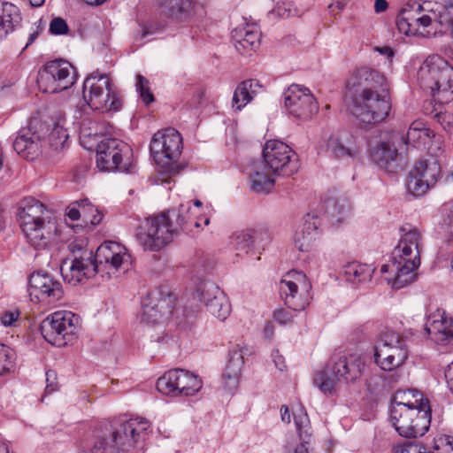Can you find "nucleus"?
Instances as JSON below:
<instances>
[{
    "instance_id": "412c9836",
    "label": "nucleus",
    "mask_w": 453,
    "mask_h": 453,
    "mask_svg": "<svg viewBox=\"0 0 453 453\" xmlns=\"http://www.w3.org/2000/svg\"><path fill=\"white\" fill-rule=\"evenodd\" d=\"M285 308L294 312H299L306 307L308 301L306 294L311 288L306 275L299 271L288 272L285 274Z\"/></svg>"
},
{
    "instance_id": "e433bc0d",
    "label": "nucleus",
    "mask_w": 453,
    "mask_h": 453,
    "mask_svg": "<svg viewBox=\"0 0 453 453\" xmlns=\"http://www.w3.org/2000/svg\"><path fill=\"white\" fill-rule=\"evenodd\" d=\"M427 91L440 104L449 103L453 99V69L447 67L438 80V86H433Z\"/></svg>"
},
{
    "instance_id": "bb28decb",
    "label": "nucleus",
    "mask_w": 453,
    "mask_h": 453,
    "mask_svg": "<svg viewBox=\"0 0 453 453\" xmlns=\"http://www.w3.org/2000/svg\"><path fill=\"white\" fill-rule=\"evenodd\" d=\"M162 12L177 22L190 20L195 14L196 0H155Z\"/></svg>"
},
{
    "instance_id": "9d476101",
    "label": "nucleus",
    "mask_w": 453,
    "mask_h": 453,
    "mask_svg": "<svg viewBox=\"0 0 453 453\" xmlns=\"http://www.w3.org/2000/svg\"><path fill=\"white\" fill-rule=\"evenodd\" d=\"M78 318L71 311H58L47 316L41 323L43 338L57 347H65L76 338Z\"/></svg>"
},
{
    "instance_id": "9b49d317",
    "label": "nucleus",
    "mask_w": 453,
    "mask_h": 453,
    "mask_svg": "<svg viewBox=\"0 0 453 453\" xmlns=\"http://www.w3.org/2000/svg\"><path fill=\"white\" fill-rule=\"evenodd\" d=\"M76 81L75 69L64 59L48 61L39 71L37 83L45 93H59L71 88Z\"/></svg>"
},
{
    "instance_id": "4c0bfd02",
    "label": "nucleus",
    "mask_w": 453,
    "mask_h": 453,
    "mask_svg": "<svg viewBox=\"0 0 453 453\" xmlns=\"http://www.w3.org/2000/svg\"><path fill=\"white\" fill-rule=\"evenodd\" d=\"M262 87L258 81L247 80L242 81L234 90L233 96V107L240 111L247 105Z\"/></svg>"
},
{
    "instance_id": "a878e982",
    "label": "nucleus",
    "mask_w": 453,
    "mask_h": 453,
    "mask_svg": "<svg viewBox=\"0 0 453 453\" xmlns=\"http://www.w3.org/2000/svg\"><path fill=\"white\" fill-rule=\"evenodd\" d=\"M425 331L435 342L446 344L453 339V319L445 311H437L429 316Z\"/></svg>"
},
{
    "instance_id": "a19ab883",
    "label": "nucleus",
    "mask_w": 453,
    "mask_h": 453,
    "mask_svg": "<svg viewBox=\"0 0 453 453\" xmlns=\"http://www.w3.org/2000/svg\"><path fill=\"white\" fill-rule=\"evenodd\" d=\"M374 268L372 265L352 262L344 268V275L348 281L353 284H359L370 281Z\"/></svg>"
},
{
    "instance_id": "c756f323",
    "label": "nucleus",
    "mask_w": 453,
    "mask_h": 453,
    "mask_svg": "<svg viewBox=\"0 0 453 453\" xmlns=\"http://www.w3.org/2000/svg\"><path fill=\"white\" fill-rule=\"evenodd\" d=\"M320 226V214L318 211H313L308 212L303 217L302 238L299 237L298 234H296L294 238L296 246L300 251L307 252L311 250L317 231Z\"/></svg>"
},
{
    "instance_id": "f3484780",
    "label": "nucleus",
    "mask_w": 453,
    "mask_h": 453,
    "mask_svg": "<svg viewBox=\"0 0 453 453\" xmlns=\"http://www.w3.org/2000/svg\"><path fill=\"white\" fill-rule=\"evenodd\" d=\"M173 309V296L162 289H153L142 301L141 321L152 325L164 322L172 313Z\"/></svg>"
},
{
    "instance_id": "680f3d73",
    "label": "nucleus",
    "mask_w": 453,
    "mask_h": 453,
    "mask_svg": "<svg viewBox=\"0 0 453 453\" xmlns=\"http://www.w3.org/2000/svg\"><path fill=\"white\" fill-rule=\"evenodd\" d=\"M43 28L44 26L42 24V19H39L37 22L35 23V27H33L32 32L29 34L27 42L26 43L23 50H26L37 39V37L40 35Z\"/></svg>"
},
{
    "instance_id": "423d86ee",
    "label": "nucleus",
    "mask_w": 453,
    "mask_h": 453,
    "mask_svg": "<svg viewBox=\"0 0 453 453\" xmlns=\"http://www.w3.org/2000/svg\"><path fill=\"white\" fill-rule=\"evenodd\" d=\"M365 369L363 358L356 354L340 357L329 370L315 375L314 384L323 393L330 394L334 390L336 382L352 383L359 379Z\"/></svg>"
},
{
    "instance_id": "4468645a",
    "label": "nucleus",
    "mask_w": 453,
    "mask_h": 453,
    "mask_svg": "<svg viewBox=\"0 0 453 453\" xmlns=\"http://www.w3.org/2000/svg\"><path fill=\"white\" fill-rule=\"evenodd\" d=\"M318 111L316 99L307 88L292 84L285 89V115L299 121H306Z\"/></svg>"
},
{
    "instance_id": "4d7b16f0",
    "label": "nucleus",
    "mask_w": 453,
    "mask_h": 453,
    "mask_svg": "<svg viewBox=\"0 0 453 453\" xmlns=\"http://www.w3.org/2000/svg\"><path fill=\"white\" fill-rule=\"evenodd\" d=\"M436 122L449 134L453 133V115L449 112H436L434 116Z\"/></svg>"
},
{
    "instance_id": "0eeeda50",
    "label": "nucleus",
    "mask_w": 453,
    "mask_h": 453,
    "mask_svg": "<svg viewBox=\"0 0 453 453\" xmlns=\"http://www.w3.org/2000/svg\"><path fill=\"white\" fill-rule=\"evenodd\" d=\"M182 149V138L174 128H166L156 133L150 144V150L165 173L173 174L178 172L177 160Z\"/></svg>"
},
{
    "instance_id": "6ab92c4d",
    "label": "nucleus",
    "mask_w": 453,
    "mask_h": 453,
    "mask_svg": "<svg viewBox=\"0 0 453 453\" xmlns=\"http://www.w3.org/2000/svg\"><path fill=\"white\" fill-rule=\"evenodd\" d=\"M31 300L55 303L64 296L62 284L46 273H34L28 280Z\"/></svg>"
},
{
    "instance_id": "20e7f679",
    "label": "nucleus",
    "mask_w": 453,
    "mask_h": 453,
    "mask_svg": "<svg viewBox=\"0 0 453 453\" xmlns=\"http://www.w3.org/2000/svg\"><path fill=\"white\" fill-rule=\"evenodd\" d=\"M400 231L401 238L394 250L397 259L394 264V269L400 272L398 283L410 284L415 280V271L420 265L422 234L418 227L409 224L403 226Z\"/></svg>"
},
{
    "instance_id": "f8f14e48",
    "label": "nucleus",
    "mask_w": 453,
    "mask_h": 453,
    "mask_svg": "<svg viewBox=\"0 0 453 453\" xmlns=\"http://www.w3.org/2000/svg\"><path fill=\"white\" fill-rule=\"evenodd\" d=\"M408 357L406 340L399 334L388 331L380 335L375 348V363L385 371L402 365Z\"/></svg>"
},
{
    "instance_id": "49530a36",
    "label": "nucleus",
    "mask_w": 453,
    "mask_h": 453,
    "mask_svg": "<svg viewBox=\"0 0 453 453\" xmlns=\"http://www.w3.org/2000/svg\"><path fill=\"white\" fill-rule=\"evenodd\" d=\"M79 204L81 208V219L86 225L96 226L100 224L104 215L97 207L93 205L88 199L80 200Z\"/></svg>"
},
{
    "instance_id": "473e14b6",
    "label": "nucleus",
    "mask_w": 453,
    "mask_h": 453,
    "mask_svg": "<svg viewBox=\"0 0 453 453\" xmlns=\"http://www.w3.org/2000/svg\"><path fill=\"white\" fill-rule=\"evenodd\" d=\"M265 169L261 163L255 164L250 173V188L257 194L269 193L274 187L275 175L273 173H269Z\"/></svg>"
},
{
    "instance_id": "37998d69",
    "label": "nucleus",
    "mask_w": 453,
    "mask_h": 453,
    "mask_svg": "<svg viewBox=\"0 0 453 453\" xmlns=\"http://www.w3.org/2000/svg\"><path fill=\"white\" fill-rule=\"evenodd\" d=\"M426 8L417 2L407 4L400 12L396 19V25L399 31H410V22L405 20L406 14L408 12L411 16L418 17L426 12Z\"/></svg>"
},
{
    "instance_id": "f03ea898",
    "label": "nucleus",
    "mask_w": 453,
    "mask_h": 453,
    "mask_svg": "<svg viewBox=\"0 0 453 453\" xmlns=\"http://www.w3.org/2000/svg\"><path fill=\"white\" fill-rule=\"evenodd\" d=\"M190 203L147 218L138 227L136 241L145 251H159L191 222Z\"/></svg>"
},
{
    "instance_id": "aec40b11",
    "label": "nucleus",
    "mask_w": 453,
    "mask_h": 453,
    "mask_svg": "<svg viewBox=\"0 0 453 453\" xmlns=\"http://www.w3.org/2000/svg\"><path fill=\"white\" fill-rule=\"evenodd\" d=\"M405 145L403 134L391 132L380 140L372 149L371 157L374 163L387 171H394V164L398 160L399 150Z\"/></svg>"
},
{
    "instance_id": "58836bf2",
    "label": "nucleus",
    "mask_w": 453,
    "mask_h": 453,
    "mask_svg": "<svg viewBox=\"0 0 453 453\" xmlns=\"http://www.w3.org/2000/svg\"><path fill=\"white\" fill-rule=\"evenodd\" d=\"M352 135L346 132L333 134L327 141V150L338 158L352 157L355 153L349 147Z\"/></svg>"
},
{
    "instance_id": "6e6d98bb",
    "label": "nucleus",
    "mask_w": 453,
    "mask_h": 453,
    "mask_svg": "<svg viewBox=\"0 0 453 453\" xmlns=\"http://www.w3.org/2000/svg\"><path fill=\"white\" fill-rule=\"evenodd\" d=\"M68 31L69 27L66 21L60 17L52 19L50 23L49 32L51 35H62L67 34Z\"/></svg>"
},
{
    "instance_id": "0e129e2a",
    "label": "nucleus",
    "mask_w": 453,
    "mask_h": 453,
    "mask_svg": "<svg viewBox=\"0 0 453 453\" xmlns=\"http://www.w3.org/2000/svg\"><path fill=\"white\" fill-rule=\"evenodd\" d=\"M329 206H332L333 207V211H332V215L333 216H342V215H344L348 211V206H346L345 204H337L334 201H328L327 202V211H329Z\"/></svg>"
},
{
    "instance_id": "ddd939ff",
    "label": "nucleus",
    "mask_w": 453,
    "mask_h": 453,
    "mask_svg": "<svg viewBox=\"0 0 453 453\" xmlns=\"http://www.w3.org/2000/svg\"><path fill=\"white\" fill-rule=\"evenodd\" d=\"M201 388V380L183 369L170 370L157 380V390L171 396L194 395Z\"/></svg>"
},
{
    "instance_id": "69168bd1",
    "label": "nucleus",
    "mask_w": 453,
    "mask_h": 453,
    "mask_svg": "<svg viewBox=\"0 0 453 453\" xmlns=\"http://www.w3.org/2000/svg\"><path fill=\"white\" fill-rule=\"evenodd\" d=\"M272 360L277 369L282 371L283 357L279 349H274L271 353Z\"/></svg>"
},
{
    "instance_id": "864d4df0",
    "label": "nucleus",
    "mask_w": 453,
    "mask_h": 453,
    "mask_svg": "<svg viewBox=\"0 0 453 453\" xmlns=\"http://www.w3.org/2000/svg\"><path fill=\"white\" fill-rule=\"evenodd\" d=\"M432 453H453V439L449 436L435 438Z\"/></svg>"
},
{
    "instance_id": "f704fd0d",
    "label": "nucleus",
    "mask_w": 453,
    "mask_h": 453,
    "mask_svg": "<svg viewBox=\"0 0 453 453\" xmlns=\"http://www.w3.org/2000/svg\"><path fill=\"white\" fill-rule=\"evenodd\" d=\"M400 406L418 409L421 407L431 408L428 400L416 389H401L395 392L390 410H395Z\"/></svg>"
},
{
    "instance_id": "72a5a7b5",
    "label": "nucleus",
    "mask_w": 453,
    "mask_h": 453,
    "mask_svg": "<svg viewBox=\"0 0 453 453\" xmlns=\"http://www.w3.org/2000/svg\"><path fill=\"white\" fill-rule=\"evenodd\" d=\"M265 166L273 175L280 174L283 169V142L278 140L268 141L263 150Z\"/></svg>"
},
{
    "instance_id": "7c9ffc66",
    "label": "nucleus",
    "mask_w": 453,
    "mask_h": 453,
    "mask_svg": "<svg viewBox=\"0 0 453 453\" xmlns=\"http://www.w3.org/2000/svg\"><path fill=\"white\" fill-rule=\"evenodd\" d=\"M294 424L301 441L300 445L295 449V453H309L308 445L311 441L310 420L303 406L293 411Z\"/></svg>"
},
{
    "instance_id": "774afa93",
    "label": "nucleus",
    "mask_w": 453,
    "mask_h": 453,
    "mask_svg": "<svg viewBox=\"0 0 453 453\" xmlns=\"http://www.w3.org/2000/svg\"><path fill=\"white\" fill-rule=\"evenodd\" d=\"M438 21L441 25L450 24L451 32L453 34V17L451 14H449V13L446 14L443 12H440V15L438 16Z\"/></svg>"
},
{
    "instance_id": "c9c22d12",
    "label": "nucleus",
    "mask_w": 453,
    "mask_h": 453,
    "mask_svg": "<svg viewBox=\"0 0 453 453\" xmlns=\"http://www.w3.org/2000/svg\"><path fill=\"white\" fill-rule=\"evenodd\" d=\"M207 291L215 295L214 299L209 303L207 302L206 308L208 311L219 320H225L229 316L231 311L226 296L216 284H209Z\"/></svg>"
},
{
    "instance_id": "e2e57ef3",
    "label": "nucleus",
    "mask_w": 453,
    "mask_h": 453,
    "mask_svg": "<svg viewBox=\"0 0 453 453\" xmlns=\"http://www.w3.org/2000/svg\"><path fill=\"white\" fill-rule=\"evenodd\" d=\"M79 201H76L73 203H71L66 208L65 215L71 219V220H77L81 219V208L79 206Z\"/></svg>"
},
{
    "instance_id": "a211bd4d",
    "label": "nucleus",
    "mask_w": 453,
    "mask_h": 453,
    "mask_svg": "<svg viewBox=\"0 0 453 453\" xmlns=\"http://www.w3.org/2000/svg\"><path fill=\"white\" fill-rule=\"evenodd\" d=\"M94 258L101 272V278L108 279L129 262L130 256L118 242H105L97 248Z\"/></svg>"
},
{
    "instance_id": "f257e3e1",
    "label": "nucleus",
    "mask_w": 453,
    "mask_h": 453,
    "mask_svg": "<svg viewBox=\"0 0 453 453\" xmlns=\"http://www.w3.org/2000/svg\"><path fill=\"white\" fill-rule=\"evenodd\" d=\"M352 114L364 124H376L387 119L391 110L388 85L384 75L363 67L346 82Z\"/></svg>"
},
{
    "instance_id": "393cba45",
    "label": "nucleus",
    "mask_w": 453,
    "mask_h": 453,
    "mask_svg": "<svg viewBox=\"0 0 453 453\" xmlns=\"http://www.w3.org/2000/svg\"><path fill=\"white\" fill-rule=\"evenodd\" d=\"M447 67H451L449 61L440 55L428 56L418 72L420 87L428 90L433 86H438V80L445 73Z\"/></svg>"
},
{
    "instance_id": "1a4fd4ad",
    "label": "nucleus",
    "mask_w": 453,
    "mask_h": 453,
    "mask_svg": "<svg viewBox=\"0 0 453 453\" xmlns=\"http://www.w3.org/2000/svg\"><path fill=\"white\" fill-rule=\"evenodd\" d=\"M390 423L402 437L423 436L431 423V408H405L400 406L390 410Z\"/></svg>"
},
{
    "instance_id": "79ce46f5",
    "label": "nucleus",
    "mask_w": 453,
    "mask_h": 453,
    "mask_svg": "<svg viewBox=\"0 0 453 453\" xmlns=\"http://www.w3.org/2000/svg\"><path fill=\"white\" fill-rule=\"evenodd\" d=\"M434 135L433 131L426 127L422 121H413L404 137L405 145L411 144L414 147L426 144Z\"/></svg>"
},
{
    "instance_id": "8fccbe9b",
    "label": "nucleus",
    "mask_w": 453,
    "mask_h": 453,
    "mask_svg": "<svg viewBox=\"0 0 453 453\" xmlns=\"http://www.w3.org/2000/svg\"><path fill=\"white\" fill-rule=\"evenodd\" d=\"M300 167L299 156L290 147L285 144V176L296 174Z\"/></svg>"
},
{
    "instance_id": "c85d7f7f",
    "label": "nucleus",
    "mask_w": 453,
    "mask_h": 453,
    "mask_svg": "<svg viewBox=\"0 0 453 453\" xmlns=\"http://www.w3.org/2000/svg\"><path fill=\"white\" fill-rule=\"evenodd\" d=\"M232 38L237 51L244 54L259 47L261 34L255 25L246 24L234 28L232 31Z\"/></svg>"
},
{
    "instance_id": "603ef678",
    "label": "nucleus",
    "mask_w": 453,
    "mask_h": 453,
    "mask_svg": "<svg viewBox=\"0 0 453 453\" xmlns=\"http://www.w3.org/2000/svg\"><path fill=\"white\" fill-rule=\"evenodd\" d=\"M136 90L139 92L142 102L148 105L154 101V96L149 88V81L141 74L136 76Z\"/></svg>"
},
{
    "instance_id": "2f4dec72",
    "label": "nucleus",
    "mask_w": 453,
    "mask_h": 453,
    "mask_svg": "<svg viewBox=\"0 0 453 453\" xmlns=\"http://www.w3.org/2000/svg\"><path fill=\"white\" fill-rule=\"evenodd\" d=\"M20 20L19 10L16 5L0 1V40L13 32Z\"/></svg>"
},
{
    "instance_id": "2eb2a0df",
    "label": "nucleus",
    "mask_w": 453,
    "mask_h": 453,
    "mask_svg": "<svg viewBox=\"0 0 453 453\" xmlns=\"http://www.w3.org/2000/svg\"><path fill=\"white\" fill-rule=\"evenodd\" d=\"M441 165L433 157L418 160L410 172L407 180V189L415 196L425 195L433 188L441 177Z\"/></svg>"
},
{
    "instance_id": "052dcab7",
    "label": "nucleus",
    "mask_w": 453,
    "mask_h": 453,
    "mask_svg": "<svg viewBox=\"0 0 453 453\" xmlns=\"http://www.w3.org/2000/svg\"><path fill=\"white\" fill-rule=\"evenodd\" d=\"M19 313L17 311H6L2 313L0 320L4 326H12L18 319Z\"/></svg>"
},
{
    "instance_id": "ea45409f",
    "label": "nucleus",
    "mask_w": 453,
    "mask_h": 453,
    "mask_svg": "<svg viewBox=\"0 0 453 453\" xmlns=\"http://www.w3.org/2000/svg\"><path fill=\"white\" fill-rule=\"evenodd\" d=\"M259 235L261 233L255 229L236 231L231 236V244L236 250L248 254L255 249Z\"/></svg>"
},
{
    "instance_id": "09e8293b",
    "label": "nucleus",
    "mask_w": 453,
    "mask_h": 453,
    "mask_svg": "<svg viewBox=\"0 0 453 453\" xmlns=\"http://www.w3.org/2000/svg\"><path fill=\"white\" fill-rule=\"evenodd\" d=\"M15 360L14 350L9 346L0 343V376L14 370Z\"/></svg>"
},
{
    "instance_id": "4be33fe9",
    "label": "nucleus",
    "mask_w": 453,
    "mask_h": 453,
    "mask_svg": "<svg viewBox=\"0 0 453 453\" xmlns=\"http://www.w3.org/2000/svg\"><path fill=\"white\" fill-rule=\"evenodd\" d=\"M37 124V119L31 120L28 127L19 131L13 142L14 150L26 160H35L42 152L41 134L35 129Z\"/></svg>"
},
{
    "instance_id": "13d9d810",
    "label": "nucleus",
    "mask_w": 453,
    "mask_h": 453,
    "mask_svg": "<svg viewBox=\"0 0 453 453\" xmlns=\"http://www.w3.org/2000/svg\"><path fill=\"white\" fill-rule=\"evenodd\" d=\"M422 444L416 441H408L396 444L393 453H421Z\"/></svg>"
},
{
    "instance_id": "7ed1b4c3",
    "label": "nucleus",
    "mask_w": 453,
    "mask_h": 453,
    "mask_svg": "<svg viewBox=\"0 0 453 453\" xmlns=\"http://www.w3.org/2000/svg\"><path fill=\"white\" fill-rule=\"evenodd\" d=\"M150 428V423L142 418L121 422L114 426L111 432L96 437L88 453L124 451L140 441L145 440Z\"/></svg>"
},
{
    "instance_id": "bf43d9fd",
    "label": "nucleus",
    "mask_w": 453,
    "mask_h": 453,
    "mask_svg": "<svg viewBox=\"0 0 453 453\" xmlns=\"http://www.w3.org/2000/svg\"><path fill=\"white\" fill-rule=\"evenodd\" d=\"M68 249L71 252L68 257H78L79 254L82 253L83 251H92L91 250L87 249L85 247L83 240H75L70 242L68 245Z\"/></svg>"
},
{
    "instance_id": "5701e85b",
    "label": "nucleus",
    "mask_w": 453,
    "mask_h": 453,
    "mask_svg": "<svg viewBox=\"0 0 453 453\" xmlns=\"http://www.w3.org/2000/svg\"><path fill=\"white\" fill-rule=\"evenodd\" d=\"M250 354L251 351L247 345L235 344L229 349L227 363L223 372L224 387L228 391L237 388L244 365V356Z\"/></svg>"
},
{
    "instance_id": "6e6552de",
    "label": "nucleus",
    "mask_w": 453,
    "mask_h": 453,
    "mask_svg": "<svg viewBox=\"0 0 453 453\" xmlns=\"http://www.w3.org/2000/svg\"><path fill=\"white\" fill-rule=\"evenodd\" d=\"M96 164L101 171L132 173V149L116 138H104L96 146Z\"/></svg>"
},
{
    "instance_id": "b1692460",
    "label": "nucleus",
    "mask_w": 453,
    "mask_h": 453,
    "mask_svg": "<svg viewBox=\"0 0 453 453\" xmlns=\"http://www.w3.org/2000/svg\"><path fill=\"white\" fill-rule=\"evenodd\" d=\"M27 242L36 250L45 249L53 240L58 232L57 222L48 219L21 227Z\"/></svg>"
},
{
    "instance_id": "c03bdc74",
    "label": "nucleus",
    "mask_w": 453,
    "mask_h": 453,
    "mask_svg": "<svg viewBox=\"0 0 453 453\" xmlns=\"http://www.w3.org/2000/svg\"><path fill=\"white\" fill-rule=\"evenodd\" d=\"M192 278L199 281L196 287V293L200 302L203 303L206 307L207 302L209 303L211 300L214 299L215 296L214 294H211L209 291H207V287L209 284L215 283L211 280H205L204 275L201 274L199 265H196V267L193 269Z\"/></svg>"
},
{
    "instance_id": "a18cd8bd",
    "label": "nucleus",
    "mask_w": 453,
    "mask_h": 453,
    "mask_svg": "<svg viewBox=\"0 0 453 453\" xmlns=\"http://www.w3.org/2000/svg\"><path fill=\"white\" fill-rule=\"evenodd\" d=\"M163 27V25L157 21H147L139 24L134 32V40L135 42L142 44L146 41H150V36L161 32Z\"/></svg>"
},
{
    "instance_id": "3c124183",
    "label": "nucleus",
    "mask_w": 453,
    "mask_h": 453,
    "mask_svg": "<svg viewBox=\"0 0 453 453\" xmlns=\"http://www.w3.org/2000/svg\"><path fill=\"white\" fill-rule=\"evenodd\" d=\"M48 139L50 145L53 149L58 150L65 146V143L68 139V134L65 128L59 125H55L50 131Z\"/></svg>"
},
{
    "instance_id": "338daca9",
    "label": "nucleus",
    "mask_w": 453,
    "mask_h": 453,
    "mask_svg": "<svg viewBox=\"0 0 453 453\" xmlns=\"http://www.w3.org/2000/svg\"><path fill=\"white\" fill-rule=\"evenodd\" d=\"M445 378L449 389L453 393V362L448 365L445 371Z\"/></svg>"
},
{
    "instance_id": "39448f33",
    "label": "nucleus",
    "mask_w": 453,
    "mask_h": 453,
    "mask_svg": "<svg viewBox=\"0 0 453 453\" xmlns=\"http://www.w3.org/2000/svg\"><path fill=\"white\" fill-rule=\"evenodd\" d=\"M82 93L84 100L92 110L108 112L121 108L117 88L106 74L88 75L83 82Z\"/></svg>"
},
{
    "instance_id": "cd10ccee",
    "label": "nucleus",
    "mask_w": 453,
    "mask_h": 453,
    "mask_svg": "<svg viewBox=\"0 0 453 453\" xmlns=\"http://www.w3.org/2000/svg\"><path fill=\"white\" fill-rule=\"evenodd\" d=\"M19 219L20 227H23L52 218L49 216V211L43 203L33 197H27L20 203Z\"/></svg>"
},
{
    "instance_id": "de8ad7c7",
    "label": "nucleus",
    "mask_w": 453,
    "mask_h": 453,
    "mask_svg": "<svg viewBox=\"0 0 453 453\" xmlns=\"http://www.w3.org/2000/svg\"><path fill=\"white\" fill-rule=\"evenodd\" d=\"M406 18L405 20H409L410 24V31H401L406 35H423V31L421 29H425L429 27L432 22V17L428 14H422L418 17L411 16L408 12H405Z\"/></svg>"
},
{
    "instance_id": "dca6fc26",
    "label": "nucleus",
    "mask_w": 453,
    "mask_h": 453,
    "mask_svg": "<svg viewBox=\"0 0 453 453\" xmlns=\"http://www.w3.org/2000/svg\"><path fill=\"white\" fill-rule=\"evenodd\" d=\"M60 271L64 280L73 286L96 275L101 276L93 251H83L78 257L65 258Z\"/></svg>"
},
{
    "instance_id": "5fc2aeb1",
    "label": "nucleus",
    "mask_w": 453,
    "mask_h": 453,
    "mask_svg": "<svg viewBox=\"0 0 453 453\" xmlns=\"http://www.w3.org/2000/svg\"><path fill=\"white\" fill-rule=\"evenodd\" d=\"M397 261V259H395V254L393 253V257H392V261H391V264H385V265H382L381 268H380V272L382 273H391L394 274V278H387V280L388 282L392 281V286L393 288H402L403 287H405L407 284H400L398 283V276L400 275V272H398L396 269H394V264L395 262Z\"/></svg>"
}]
</instances>
